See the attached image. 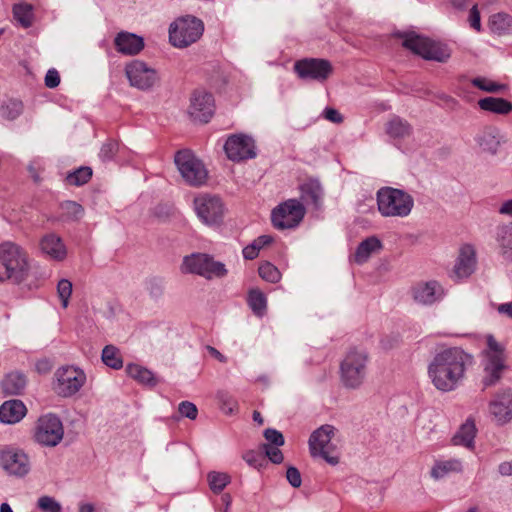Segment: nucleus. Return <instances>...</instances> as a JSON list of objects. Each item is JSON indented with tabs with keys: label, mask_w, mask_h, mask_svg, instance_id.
I'll use <instances>...</instances> for the list:
<instances>
[{
	"label": "nucleus",
	"mask_w": 512,
	"mask_h": 512,
	"mask_svg": "<svg viewBox=\"0 0 512 512\" xmlns=\"http://www.w3.org/2000/svg\"><path fill=\"white\" fill-rule=\"evenodd\" d=\"M299 189L300 198L306 205H311L314 209L322 206L324 191L317 179H308L300 185Z\"/></svg>",
	"instance_id": "obj_25"
},
{
	"label": "nucleus",
	"mask_w": 512,
	"mask_h": 512,
	"mask_svg": "<svg viewBox=\"0 0 512 512\" xmlns=\"http://www.w3.org/2000/svg\"><path fill=\"white\" fill-rule=\"evenodd\" d=\"M462 471V461L460 459L451 458L447 460L435 461L433 467L431 468L430 475L434 480L438 481L451 474H458Z\"/></svg>",
	"instance_id": "obj_29"
},
{
	"label": "nucleus",
	"mask_w": 512,
	"mask_h": 512,
	"mask_svg": "<svg viewBox=\"0 0 512 512\" xmlns=\"http://www.w3.org/2000/svg\"><path fill=\"white\" fill-rule=\"evenodd\" d=\"M335 428L323 425L315 430L309 438V449L313 457H321L330 465L339 463V456L334 454L335 447L331 443Z\"/></svg>",
	"instance_id": "obj_11"
},
{
	"label": "nucleus",
	"mask_w": 512,
	"mask_h": 512,
	"mask_svg": "<svg viewBox=\"0 0 512 512\" xmlns=\"http://www.w3.org/2000/svg\"><path fill=\"white\" fill-rule=\"evenodd\" d=\"M381 248L382 243L377 237H368L356 248L354 260L358 264H363L370 258L372 253L381 250Z\"/></svg>",
	"instance_id": "obj_31"
},
{
	"label": "nucleus",
	"mask_w": 512,
	"mask_h": 512,
	"mask_svg": "<svg viewBox=\"0 0 512 512\" xmlns=\"http://www.w3.org/2000/svg\"><path fill=\"white\" fill-rule=\"evenodd\" d=\"M479 108L495 114L506 115L512 111V103L503 98L485 97L478 101Z\"/></svg>",
	"instance_id": "obj_33"
},
{
	"label": "nucleus",
	"mask_w": 512,
	"mask_h": 512,
	"mask_svg": "<svg viewBox=\"0 0 512 512\" xmlns=\"http://www.w3.org/2000/svg\"><path fill=\"white\" fill-rule=\"evenodd\" d=\"M118 143L113 140H109L106 143H104L100 149L99 157L102 159V161H109L111 160L114 155L118 151Z\"/></svg>",
	"instance_id": "obj_50"
},
{
	"label": "nucleus",
	"mask_w": 512,
	"mask_h": 512,
	"mask_svg": "<svg viewBox=\"0 0 512 512\" xmlns=\"http://www.w3.org/2000/svg\"><path fill=\"white\" fill-rule=\"evenodd\" d=\"M148 290L151 296L157 298L164 292V282L162 279L153 277L148 281Z\"/></svg>",
	"instance_id": "obj_54"
},
{
	"label": "nucleus",
	"mask_w": 512,
	"mask_h": 512,
	"mask_svg": "<svg viewBox=\"0 0 512 512\" xmlns=\"http://www.w3.org/2000/svg\"><path fill=\"white\" fill-rule=\"evenodd\" d=\"M37 506L43 512H61V504L51 496H42L38 499Z\"/></svg>",
	"instance_id": "obj_48"
},
{
	"label": "nucleus",
	"mask_w": 512,
	"mask_h": 512,
	"mask_svg": "<svg viewBox=\"0 0 512 512\" xmlns=\"http://www.w3.org/2000/svg\"><path fill=\"white\" fill-rule=\"evenodd\" d=\"M498 472L502 476H512V460L500 463L498 466Z\"/></svg>",
	"instance_id": "obj_61"
},
{
	"label": "nucleus",
	"mask_w": 512,
	"mask_h": 512,
	"mask_svg": "<svg viewBox=\"0 0 512 512\" xmlns=\"http://www.w3.org/2000/svg\"><path fill=\"white\" fill-rule=\"evenodd\" d=\"M63 216L69 220H79L84 215V208L75 201H65L60 205Z\"/></svg>",
	"instance_id": "obj_45"
},
{
	"label": "nucleus",
	"mask_w": 512,
	"mask_h": 512,
	"mask_svg": "<svg viewBox=\"0 0 512 512\" xmlns=\"http://www.w3.org/2000/svg\"><path fill=\"white\" fill-rule=\"evenodd\" d=\"M402 45L426 60H434L443 63L450 58V51L446 46L415 33L406 34Z\"/></svg>",
	"instance_id": "obj_8"
},
{
	"label": "nucleus",
	"mask_w": 512,
	"mask_h": 512,
	"mask_svg": "<svg viewBox=\"0 0 512 512\" xmlns=\"http://www.w3.org/2000/svg\"><path fill=\"white\" fill-rule=\"evenodd\" d=\"M14 19L23 27L29 28L33 24V7L27 3H18L12 9Z\"/></svg>",
	"instance_id": "obj_36"
},
{
	"label": "nucleus",
	"mask_w": 512,
	"mask_h": 512,
	"mask_svg": "<svg viewBox=\"0 0 512 512\" xmlns=\"http://www.w3.org/2000/svg\"><path fill=\"white\" fill-rule=\"evenodd\" d=\"M204 29V22L194 15L177 17L168 28L169 42L175 48H187L202 37Z\"/></svg>",
	"instance_id": "obj_3"
},
{
	"label": "nucleus",
	"mask_w": 512,
	"mask_h": 512,
	"mask_svg": "<svg viewBox=\"0 0 512 512\" xmlns=\"http://www.w3.org/2000/svg\"><path fill=\"white\" fill-rule=\"evenodd\" d=\"M2 468L9 474L17 477H23L30 471L31 465L29 457L22 450L5 449L0 453Z\"/></svg>",
	"instance_id": "obj_17"
},
{
	"label": "nucleus",
	"mask_w": 512,
	"mask_h": 512,
	"mask_svg": "<svg viewBox=\"0 0 512 512\" xmlns=\"http://www.w3.org/2000/svg\"><path fill=\"white\" fill-rule=\"evenodd\" d=\"M377 205L384 217H407L413 207V197L404 190L383 187L377 192Z\"/></svg>",
	"instance_id": "obj_5"
},
{
	"label": "nucleus",
	"mask_w": 512,
	"mask_h": 512,
	"mask_svg": "<svg viewBox=\"0 0 512 512\" xmlns=\"http://www.w3.org/2000/svg\"><path fill=\"white\" fill-rule=\"evenodd\" d=\"M413 299L421 305H432L440 301L444 295L442 285L434 280L416 284L412 289Z\"/></svg>",
	"instance_id": "obj_19"
},
{
	"label": "nucleus",
	"mask_w": 512,
	"mask_h": 512,
	"mask_svg": "<svg viewBox=\"0 0 512 512\" xmlns=\"http://www.w3.org/2000/svg\"><path fill=\"white\" fill-rule=\"evenodd\" d=\"M126 372L131 378L142 384L149 386L156 385V380L153 373L138 364H128L126 367Z\"/></svg>",
	"instance_id": "obj_37"
},
{
	"label": "nucleus",
	"mask_w": 512,
	"mask_h": 512,
	"mask_svg": "<svg viewBox=\"0 0 512 512\" xmlns=\"http://www.w3.org/2000/svg\"><path fill=\"white\" fill-rule=\"evenodd\" d=\"M92 177L90 167H80L66 176V181L70 185L81 186L86 184Z\"/></svg>",
	"instance_id": "obj_43"
},
{
	"label": "nucleus",
	"mask_w": 512,
	"mask_h": 512,
	"mask_svg": "<svg viewBox=\"0 0 512 512\" xmlns=\"http://www.w3.org/2000/svg\"><path fill=\"white\" fill-rule=\"evenodd\" d=\"M174 162L184 181L194 187L206 183L208 171L203 162L190 150H180L175 154Z\"/></svg>",
	"instance_id": "obj_7"
},
{
	"label": "nucleus",
	"mask_w": 512,
	"mask_h": 512,
	"mask_svg": "<svg viewBox=\"0 0 512 512\" xmlns=\"http://www.w3.org/2000/svg\"><path fill=\"white\" fill-rule=\"evenodd\" d=\"M193 204L196 215L203 224L215 226L223 221L225 206L219 196L200 193L194 198Z\"/></svg>",
	"instance_id": "obj_9"
},
{
	"label": "nucleus",
	"mask_w": 512,
	"mask_h": 512,
	"mask_svg": "<svg viewBox=\"0 0 512 512\" xmlns=\"http://www.w3.org/2000/svg\"><path fill=\"white\" fill-rule=\"evenodd\" d=\"M386 132L393 138H405L411 134L412 128L406 120L394 116L387 122Z\"/></svg>",
	"instance_id": "obj_35"
},
{
	"label": "nucleus",
	"mask_w": 512,
	"mask_h": 512,
	"mask_svg": "<svg viewBox=\"0 0 512 512\" xmlns=\"http://www.w3.org/2000/svg\"><path fill=\"white\" fill-rule=\"evenodd\" d=\"M57 293L62 302V306L66 308L69 298L72 294V283L68 279H61L57 284Z\"/></svg>",
	"instance_id": "obj_49"
},
{
	"label": "nucleus",
	"mask_w": 512,
	"mask_h": 512,
	"mask_svg": "<svg viewBox=\"0 0 512 512\" xmlns=\"http://www.w3.org/2000/svg\"><path fill=\"white\" fill-rule=\"evenodd\" d=\"M482 366L483 377L481 383L483 385V389L495 386L501 380L503 372L506 369L505 360H498L495 358H483Z\"/></svg>",
	"instance_id": "obj_26"
},
{
	"label": "nucleus",
	"mask_w": 512,
	"mask_h": 512,
	"mask_svg": "<svg viewBox=\"0 0 512 512\" xmlns=\"http://www.w3.org/2000/svg\"><path fill=\"white\" fill-rule=\"evenodd\" d=\"M279 447L280 446H274V445H270V444H263V449H264L265 455L274 464H280L284 460L283 453L281 452Z\"/></svg>",
	"instance_id": "obj_51"
},
{
	"label": "nucleus",
	"mask_w": 512,
	"mask_h": 512,
	"mask_svg": "<svg viewBox=\"0 0 512 512\" xmlns=\"http://www.w3.org/2000/svg\"><path fill=\"white\" fill-rule=\"evenodd\" d=\"M323 116L326 120L332 123L339 124L343 122V116L339 113L338 110L334 108H325L323 111Z\"/></svg>",
	"instance_id": "obj_58"
},
{
	"label": "nucleus",
	"mask_w": 512,
	"mask_h": 512,
	"mask_svg": "<svg viewBox=\"0 0 512 512\" xmlns=\"http://www.w3.org/2000/svg\"><path fill=\"white\" fill-rule=\"evenodd\" d=\"M488 26L492 33L499 36L512 33V16L505 12L492 14L488 20Z\"/></svg>",
	"instance_id": "obj_32"
},
{
	"label": "nucleus",
	"mask_w": 512,
	"mask_h": 512,
	"mask_svg": "<svg viewBox=\"0 0 512 512\" xmlns=\"http://www.w3.org/2000/svg\"><path fill=\"white\" fill-rule=\"evenodd\" d=\"M476 254L471 245L461 247L459 256L456 260L452 277L461 280L469 277L475 270Z\"/></svg>",
	"instance_id": "obj_21"
},
{
	"label": "nucleus",
	"mask_w": 512,
	"mask_h": 512,
	"mask_svg": "<svg viewBox=\"0 0 512 512\" xmlns=\"http://www.w3.org/2000/svg\"><path fill=\"white\" fill-rule=\"evenodd\" d=\"M27 409L20 400L5 401L0 406V421L6 424H14L19 422L25 415Z\"/></svg>",
	"instance_id": "obj_28"
},
{
	"label": "nucleus",
	"mask_w": 512,
	"mask_h": 512,
	"mask_svg": "<svg viewBox=\"0 0 512 512\" xmlns=\"http://www.w3.org/2000/svg\"><path fill=\"white\" fill-rule=\"evenodd\" d=\"M468 22L470 27L480 32L482 30L480 11L477 5H473L469 12Z\"/></svg>",
	"instance_id": "obj_55"
},
{
	"label": "nucleus",
	"mask_w": 512,
	"mask_h": 512,
	"mask_svg": "<svg viewBox=\"0 0 512 512\" xmlns=\"http://www.w3.org/2000/svg\"><path fill=\"white\" fill-rule=\"evenodd\" d=\"M45 85L48 88H56L60 84V75L56 69H49L45 75Z\"/></svg>",
	"instance_id": "obj_57"
},
{
	"label": "nucleus",
	"mask_w": 512,
	"mask_h": 512,
	"mask_svg": "<svg viewBox=\"0 0 512 512\" xmlns=\"http://www.w3.org/2000/svg\"><path fill=\"white\" fill-rule=\"evenodd\" d=\"M487 346L488 349L483 352L484 359L495 358L505 360L504 347L499 344L492 335L487 336Z\"/></svg>",
	"instance_id": "obj_46"
},
{
	"label": "nucleus",
	"mask_w": 512,
	"mask_h": 512,
	"mask_svg": "<svg viewBox=\"0 0 512 512\" xmlns=\"http://www.w3.org/2000/svg\"><path fill=\"white\" fill-rule=\"evenodd\" d=\"M497 310L500 314H506L512 319V302L500 304Z\"/></svg>",
	"instance_id": "obj_63"
},
{
	"label": "nucleus",
	"mask_w": 512,
	"mask_h": 512,
	"mask_svg": "<svg viewBox=\"0 0 512 512\" xmlns=\"http://www.w3.org/2000/svg\"><path fill=\"white\" fill-rule=\"evenodd\" d=\"M495 241L502 259L507 263H512V222L503 223L496 227Z\"/></svg>",
	"instance_id": "obj_27"
},
{
	"label": "nucleus",
	"mask_w": 512,
	"mask_h": 512,
	"mask_svg": "<svg viewBox=\"0 0 512 512\" xmlns=\"http://www.w3.org/2000/svg\"><path fill=\"white\" fill-rule=\"evenodd\" d=\"M125 73L130 85L140 90L150 89L158 80L156 70L140 60H133L128 63L125 67Z\"/></svg>",
	"instance_id": "obj_15"
},
{
	"label": "nucleus",
	"mask_w": 512,
	"mask_h": 512,
	"mask_svg": "<svg viewBox=\"0 0 512 512\" xmlns=\"http://www.w3.org/2000/svg\"><path fill=\"white\" fill-rule=\"evenodd\" d=\"M490 413L499 425H504L512 420V391L504 390L495 396L490 402Z\"/></svg>",
	"instance_id": "obj_20"
},
{
	"label": "nucleus",
	"mask_w": 512,
	"mask_h": 512,
	"mask_svg": "<svg viewBox=\"0 0 512 512\" xmlns=\"http://www.w3.org/2000/svg\"><path fill=\"white\" fill-rule=\"evenodd\" d=\"M294 70L301 79L324 82L332 73V65L328 60L307 58L297 61Z\"/></svg>",
	"instance_id": "obj_14"
},
{
	"label": "nucleus",
	"mask_w": 512,
	"mask_h": 512,
	"mask_svg": "<svg viewBox=\"0 0 512 512\" xmlns=\"http://www.w3.org/2000/svg\"><path fill=\"white\" fill-rule=\"evenodd\" d=\"M264 437L268 442L267 444L274 446H283L285 442L282 433L272 428H268L264 431Z\"/></svg>",
	"instance_id": "obj_52"
},
{
	"label": "nucleus",
	"mask_w": 512,
	"mask_h": 512,
	"mask_svg": "<svg viewBox=\"0 0 512 512\" xmlns=\"http://www.w3.org/2000/svg\"><path fill=\"white\" fill-rule=\"evenodd\" d=\"M260 277L270 283H277L281 279L278 268L270 262H265L258 269Z\"/></svg>",
	"instance_id": "obj_47"
},
{
	"label": "nucleus",
	"mask_w": 512,
	"mask_h": 512,
	"mask_svg": "<svg viewBox=\"0 0 512 512\" xmlns=\"http://www.w3.org/2000/svg\"><path fill=\"white\" fill-rule=\"evenodd\" d=\"M473 357L458 347L437 352L428 365V376L434 387L441 392L454 391L464 380Z\"/></svg>",
	"instance_id": "obj_1"
},
{
	"label": "nucleus",
	"mask_w": 512,
	"mask_h": 512,
	"mask_svg": "<svg viewBox=\"0 0 512 512\" xmlns=\"http://www.w3.org/2000/svg\"><path fill=\"white\" fill-rule=\"evenodd\" d=\"M56 393L62 397H70L76 394L85 384V373L74 366H63L55 372Z\"/></svg>",
	"instance_id": "obj_12"
},
{
	"label": "nucleus",
	"mask_w": 512,
	"mask_h": 512,
	"mask_svg": "<svg viewBox=\"0 0 512 512\" xmlns=\"http://www.w3.org/2000/svg\"><path fill=\"white\" fill-rule=\"evenodd\" d=\"M0 265L6 278L14 284L26 281L30 274L28 252L13 241L0 243Z\"/></svg>",
	"instance_id": "obj_2"
},
{
	"label": "nucleus",
	"mask_w": 512,
	"mask_h": 512,
	"mask_svg": "<svg viewBox=\"0 0 512 512\" xmlns=\"http://www.w3.org/2000/svg\"><path fill=\"white\" fill-rule=\"evenodd\" d=\"M178 411L182 416L187 417L191 420L196 419L198 414V409L196 405L190 401H182L178 406Z\"/></svg>",
	"instance_id": "obj_53"
},
{
	"label": "nucleus",
	"mask_w": 512,
	"mask_h": 512,
	"mask_svg": "<svg viewBox=\"0 0 512 512\" xmlns=\"http://www.w3.org/2000/svg\"><path fill=\"white\" fill-rule=\"evenodd\" d=\"M254 140L245 134H234L227 138L224 150L227 157L232 161H241L254 158Z\"/></svg>",
	"instance_id": "obj_16"
},
{
	"label": "nucleus",
	"mask_w": 512,
	"mask_h": 512,
	"mask_svg": "<svg viewBox=\"0 0 512 512\" xmlns=\"http://www.w3.org/2000/svg\"><path fill=\"white\" fill-rule=\"evenodd\" d=\"M22 112L23 103L17 99H10L0 106L1 117L9 121L15 120Z\"/></svg>",
	"instance_id": "obj_40"
},
{
	"label": "nucleus",
	"mask_w": 512,
	"mask_h": 512,
	"mask_svg": "<svg viewBox=\"0 0 512 512\" xmlns=\"http://www.w3.org/2000/svg\"><path fill=\"white\" fill-rule=\"evenodd\" d=\"M39 248L46 257L62 261L67 256V249L60 236L55 233H48L41 237Z\"/></svg>",
	"instance_id": "obj_22"
},
{
	"label": "nucleus",
	"mask_w": 512,
	"mask_h": 512,
	"mask_svg": "<svg viewBox=\"0 0 512 512\" xmlns=\"http://www.w3.org/2000/svg\"><path fill=\"white\" fill-rule=\"evenodd\" d=\"M501 214L512 216V199L505 201L499 208Z\"/></svg>",
	"instance_id": "obj_64"
},
{
	"label": "nucleus",
	"mask_w": 512,
	"mask_h": 512,
	"mask_svg": "<svg viewBox=\"0 0 512 512\" xmlns=\"http://www.w3.org/2000/svg\"><path fill=\"white\" fill-rule=\"evenodd\" d=\"M180 269L182 273L196 274L207 280L223 278L228 273L224 263L215 261L206 253H192L185 256Z\"/></svg>",
	"instance_id": "obj_6"
},
{
	"label": "nucleus",
	"mask_w": 512,
	"mask_h": 512,
	"mask_svg": "<svg viewBox=\"0 0 512 512\" xmlns=\"http://www.w3.org/2000/svg\"><path fill=\"white\" fill-rule=\"evenodd\" d=\"M259 254L257 247L251 243L243 249V257L247 260L255 259Z\"/></svg>",
	"instance_id": "obj_60"
},
{
	"label": "nucleus",
	"mask_w": 512,
	"mask_h": 512,
	"mask_svg": "<svg viewBox=\"0 0 512 512\" xmlns=\"http://www.w3.org/2000/svg\"><path fill=\"white\" fill-rule=\"evenodd\" d=\"M306 213L304 205L297 199H289L272 210L271 221L276 229L297 227Z\"/></svg>",
	"instance_id": "obj_10"
},
{
	"label": "nucleus",
	"mask_w": 512,
	"mask_h": 512,
	"mask_svg": "<svg viewBox=\"0 0 512 512\" xmlns=\"http://www.w3.org/2000/svg\"><path fill=\"white\" fill-rule=\"evenodd\" d=\"M475 141L482 152L495 155L504 137L498 128L489 126L476 135Z\"/></svg>",
	"instance_id": "obj_23"
},
{
	"label": "nucleus",
	"mask_w": 512,
	"mask_h": 512,
	"mask_svg": "<svg viewBox=\"0 0 512 512\" xmlns=\"http://www.w3.org/2000/svg\"><path fill=\"white\" fill-rule=\"evenodd\" d=\"M217 398L220 404V409L226 415H232L238 410V402L236 399L226 391H219Z\"/></svg>",
	"instance_id": "obj_44"
},
{
	"label": "nucleus",
	"mask_w": 512,
	"mask_h": 512,
	"mask_svg": "<svg viewBox=\"0 0 512 512\" xmlns=\"http://www.w3.org/2000/svg\"><path fill=\"white\" fill-rule=\"evenodd\" d=\"M471 84L488 93H500L507 89V85L497 83L486 77H475L471 80Z\"/></svg>",
	"instance_id": "obj_41"
},
{
	"label": "nucleus",
	"mask_w": 512,
	"mask_h": 512,
	"mask_svg": "<svg viewBox=\"0 0 512 512\" xmlns=\"http://www.w3.org/2000/svg\"><path fill=\"white\" fill-rule=\"evenodd\" d=\"M2 390L6 395H18L26 386V378L23 374L15 372L5 376L2 383Z\"/></svg>",
	"instance_id": "obj_34"
},
{
	"label": "nucleus",
	"mask_w": 512,
	"mask_h": 512,
	"mask_svg": "<svg viewBox=\"0 0 512 512\" xmlns=\"http://www.w3.org/2000/svg\"><path fill=\"white\" fill-rule=\"evenodd\" d=\"M207 481L211 491L219 494L230 483L231 478L227 473L211 471L207 475Z\"/></svg>",
	"instance_id": "obj_39"
},
{
	"label": "nucleus",
	"mask_w": 512,
	"mask_h": 512,
	"mask_svg": "<svg viewBox=\"0 0 512 512\" xmlns=\"http://www.w3.org/2000/svg\"><path fill=\"white\" fill-rule=\"evenodd\" d=\"M215 111L214 98L211 93L196 90L191 96L189 114L195 120L207 123Z\"/></svg>",
	"instance_id": "obj_18"
},
{
	"label": "nucleus",
	"mask_w": 512,
	"mask_h": 512,
	"mask_svg": "<svg viewBox=\"0 0 512 512\" xmlns=\"http://www.w3.org/2000/svg\"><path fill=\"white\" fill-rule=\"evenodd\" d=\"M273 242V237L270 235H261L256 238L252 243L257 247L260 251L262 248L268 246Z\"/></svg>",
	"instance_id": "obj_59"
},
{
	"label": "nucleus",
	"mask_w": 512,
	"mask_h": 512,
	"mask_svg": "<svg viewBox=\"0 0 512 512\" xmlns=\"http://www.w3.org/2000/svg\"><path fill=\"white\" fill-rule=\"evenodd\" d=\"M114 45L119 53L132 56L143 50L144 40L134 33L121 31L116 35Z\"/></svg>",
	"instance_id": "obj_24"
},
{
	"label": "nucleus",
	"mask_w": 512,
	"mask_h": 512,
	"mask_svg": "<svg viewBox=\"0 0 512 512\" xmlns=\"http://www.w3.org/2000/svg\"><path fill=\"white\" fill-rule=\"evenodd\" d=\"M101 358L103 363L112 369L118 370L123 366L121 353L114 345L105 346L102 350Z\"/></svg>",
	"instance_id": "obj_38"
},
{
	"label": "nucleus",
	"mask_w": 512,
	"mask_h": 512,
	"mask_svg": "<svg viewBox=\"0 0 512 512\" xmlns=\"http://www.w3.org/2000/svg\"><path fill=\"white\" fill-rule=\"evenodd\" d=\"M206 350L212 357L216 358L219 362L225 363L227 361V358L223 354H221L216 348L207 345Z\"/></svg>",
	"instance_id": "obj_62"
},
{
	"label": "nucleus",
	"mask_w": 512,
	"mask_h": 512,
	"mask_svg": "<svg viewBox=\"0 0 512 512\" xmlns=\"http://www.w3.org/2000/svg\"><path fill=\"white\" fill-rule=\"evenodd\" d=\"M369 355L362 349H351L340 364V380L345 388L357 389L365 381Z\"/></svg>",
	"instance_id": "obj_4"
},
{
	"label": "nucleus",
	"mask_w": 512,
	"mask_h": 512,
	"mask_svg": "<svg viewBox=\"0 0 512 512\" xmlns=\"http://www.w3.org/2000/svg\"><path fill=\"white\" fill-rule=\"evenodd\" d=\"M477 433L476 425L473 420L467 419L461 425L458 432L452 438L454 445H462L467 448L474 447V439Z\"/></svg>",
	"instance_id": "obj_30"
},
{
	"label": "nucleus",
	"mask_w": 512,
	"mask_h": 512,
	"mask_svg": "<svg viewBox=\"0 0 512 512\" xmlns=\"http://www.w3.org/2000/svg\"><path fill=\"white\" fill-rule=\"evenodd\" d=\"M286 478L292 487L298 488L301 486V474L296 467L290 466L287 469Z\"/></svg>",
	"instance_id": "obj_56"
},
{
	"label": "nucleus",
	"mask_w": 512,
	"mask_h": 512,
	"mask_svg": "<svg viewBox=\"0 0 512 512\" xmlns=\"http://www.w3.org/2000/svg\"><path fill=\"white\" fill-rule=\"evenodd\" d=\"M63 435L62 422L55 414H46L38 419L34 438L39 444L54 447L61 442Z\"/></svg>",
	"instance_id": "obj_13"
},
{
	"label": "nucleus",
	"mask_w": 512,
	"mask_h": 512,
	"mask_svg": "<svg viewBox=\"0 0 512 512\" xmlns=\"http://www.w3.org/2000/svg\"><path fill=\"white\" fill-rule=\"evenodd\" d=\"M248 303L252 311L258 315L262 316L266 310L267 300L260 290L252 289L248 295Z\"/></svg>",
	"instance_id": "obj_42"
}]
</instances>
